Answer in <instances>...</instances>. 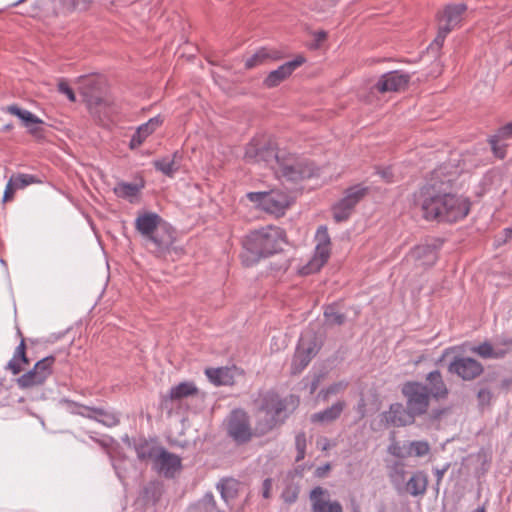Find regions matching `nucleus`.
<instances>
[{
	"instance_id": "nucleus-1",
	"label": "nucleus",
	"mask_w": 512,
	"mask_h": 512,
	"mask_svg": "<svg viewBox=\"0 0 512 512\" xmlns=\"http://www.w3.org/2000/svg\"><path fill=\"white\" fill-rule=\"evenodd\" d=\"M449 188V180L432 177L414 194V203L425 219L453 223L468 215L470 201L450 193Z\"/></svg>"
},
{
	"instance_id": "nucleus-2",
	"label": "nucleus",
	"mask_w": 512,
	"mask_h": 512,
	"mask_svg": "<svg viewBox=\"0 0 512 512\" xmlns=\"http://www.w3.org/2000/svg\"><path fill=\"white\" fill-rule=\"evenodd\" d=\"M285 231L277 226L268 225L250 232L243 241L241 254L243 263L251 266L261 258L280 252L285 243Z\"/></svg>"
},
{
	"instance_id": "nucleus-3",
	"label": "nucleus",
	"mask_w": 512,
	"mask_h": 512,
	"mask_svg": "<svg viewBox=\"0 0 512 512\" xmlns=\"http://www.w3.org/2000/svg\"><path fill=\"white\" fill-rule=\"evenodd\" d=\"M275 173L279 178L288 182H300L317 175L318 169L309 160L299 158L290 153H283Z\"/></svg>"
},
{
	"instance_id": "nucleus-4",
	"label": "nucleus",
	"mask_w": 512,
	"mask_h": 512,
	"mask_svg": "<svg viewBox=\"0 0 512 512\" xmlns=\"http://www.w3.org/2000/svg\"><path fill=\"white\" fill-rule=\"evenodd\" d=\"M284 151L277 150L276 145L265 137L253 138L246 146L245 160L250 163H264L274 171Z\"/></svg>"
},
{
	"instance_id": "nucleus-5",
	"label": "nucleus",
	"mask_w": 512,
	"mask_h": 512,
	"mask_svg": "<svg viewBox=\"0 0 512 512\" xmlns=\"http://www.w3.org/2000/svg\"><path fill=\"white\" fill-rule=\"evenodd\" d=\"M246 197L265 212L277 217L283 216L292 204L290 195L282 190L249 192Z\"/></svg>"
},
{
	"instance_id": "nucleus-6",
	"label": "nucleus",
	"mask_w": 512,
	"mask_h": 512,
	"mask_svg": "<svg viewBox=\"0 0 512 512\" xmlns=\"http://www.w3.org/2000/svg\"><path fill=\"white\" fill-rule=\"evenodd\" d=\"M315 252L310 261L304 265L300 272L303 275L318 272L328 261L331 251V241L326 226L318 227L315 234Z\"/></svg>"
},
{
	"instance_id": "nucleus-7",
	"label": "nucleus",
	"mask_w": 512,
	"mask_h": 512,
	"mask_svg": "<svg viewBox=\"0 0 512 512\" xmlns=\"http://www.w3.org/2000/svg\"><path fill=\"white\" fill-rule=\"evenodd\" d=\"M402 394L405 396L406 405L415 416H421L428 410L430 398L428 386L420 382H407L402 387Z\"/></svg>"
},
{
	"instance_id": "nucleus-8",
	"label": "nucleus",
	"mask_w": 512,
	"mask_h": 512,
	"mask_svg": "<svg viewBox=\"0 0 512 512\" xmlns=\"http://www.w3.org/2000/svg\"><path fill=\"white\" fill-rule=\"evenodd\" d=\"M368 187L361 184L354 185L345 190L344 197L332 208L333 218L337 223L348 220L355 206L366 196Z\"/></svg>"
},
{
	"instance_id": "nucleus-9",
	"label": "nucleus",
	"mask_w": 512,
	"mask_h": 512,
	"mask_svg": "<svg viewBox=\"0 0 512 512\" xmlns=\"http://www.w3.org/2000/svg\"><path fill=\"white\" fill-rule=\"evenodd\" d=\"M66 411L95 420L106 427H114L120 422L119 415L111 410L103 407L78 405L69 400H66Z\"/></svg>"
},
{
	"instance_id": "nucleus-10",
	"label": "nucleus",
	"mask_w": 512,
	"mask_h": 512,
	"mask_svg": "<svg viewBox=\"0 0 512 512\" xmlns=\"http://www.w3.org/2000/svg\"><path fill=\"white\" fill-rule=\"evenodd\" d=\"M77 89L88 107L105 96L106 81L102 76L95 74L80 76Z\"/></svg>"
},
{
	"instance_id": "nucleus-11",
	"label": "nucleus",
	"mask_w": 512,
	"mask_h": 512,
	"mask_svg": "<svg viewBox=\"0 0 512 512\" xmlns=\"http://www.w3.org/2000/svg\"><path fill=\"white\" fill-rule=\"evenodd\" d=\"M228 434L238 444H244L254 436L248 414L242 409L233 410L228 418Z\"/></svg>"
},
{
	"instance_id": "nucleus-12",
	"label": "nucleus",
	"mask_w": 512,
	"mask_h": 512,
	"mask_svg": "<svg viewBox=\"0 0 512 512\" xmlns=\"http://www.w3.org/2000/svg\"><path fill=\"white\" fill-rule=\"evenodd\" d=\"M473 354L483 359H503L512 353V337H497L493 342L484 341L470 348Z\"/></svg>"
},
{
	"instance_id": "nucleus-13",
	"label": "nucleus",
	"mask_w": 512,
	"mask_h": 512,
	"mask_svg": "<svg viewBox=\"0 0 512 512\" xmlns=\"http://www.w3.org/2000/svg\"><path fill=\"white\" fill-rule=\"evenodd\" d=\"M145 241L149 244V251L157 258H166L171 251L177 252L173 247L175 238L170 227H158Z\"/></svg>"
},
{
	"instance_id": "nucleus-14",
	"label": "nucleus",
	"mask_w": 512,
	"mask_h": 512,
	"mask_svg": "<svg viewBox=\"0 0 512 512\" xmlns=\"http://www.w3.org/2000/svg\"><path fill=\"white\" fill-rule=\"evenodd\" d=\"M258 412L264 415L284 421L287 418V404L286 400L282 399L277 393L267 391L259 395L255 400Z\"/></svg>"
},
{
	"instance_id": "nucleus-15",
	"label": "nucleus",
	"mask_w": 512,
	"mask_h": 512,
	"mask_svg": "<svg viewBox=\"0 0 512 512\" xmlns=\"http://www.w3.org/2000/svg\"><path fill=\"white\" fill-rule=\"evenodd\" d=\"M448 372L464 381H472L484 372V367L472 357L456 356L448 365Z\"/></svg>"
},
{
	"instance_id": "nucleus-16",
	"label": "nucleus",
	"mask_w": 512,
	"mask_h": 512,
	"mask_svg": "<svg viewBox=\"0 0 512 512\" xmlns=\"http://www.w3.org/2000/svg\"><path fill=\"white\" fill-rule=\"evenodd\" d=\"M181 461L178 455L167 451L163 447L157 455L152 468L165 478H173L182 468Z\"/></svg>"
},
{
	"instance_id": "nucleus-17",
	"label": "nucleus",
	"mask_w": 512,
	"mask_h": 512,
	"mask_svg": "<svg viewBox=\"0 0 512 512\" xmlns=\"http://www.w3.org/2000/svg\"><path fill=\"white\" fill-rule=\"evenodd\" d=\"M415 415L411 413L408 407H404L401 403H393L389 410L382 413V421L387 426L402 427L413 424Z\"/></svg>"
},
{
	"instance_id": "nucleus-18",
	"label": "nucleus",
	"mask_w": 512,
	"mask_h": 512,
	"mask_svg": "<svg viewBox=\"0 0 512 512\" xmlns=\"http://www.w3.org/2000/svg\"><path fill=\"white\" fill-rule=\"evenodd\" d=\"M305 62V58L298 55L295 59L284 63L276 70L271 71L263 81L266 88H274L286 80L298 67Z\"/></svg>"
},
{
	"instance_id": "nucleus-19",
	"label": "nucleus",
	"mask_w": 512,
	"mask_h": 512,
	"mask_svg": "<svg viewBox=\"0 0 512 512\" xmlns=\"http://www.w3.org/2000/svg\"><path fill=\"white\" fill-rule=\"evenodd\" d=\"M410 80L408 74L400 71H391L382 75L374 85V89L380 93L397 92L405 88Z\"/></svg>"
},
{
	"instance_id": "nucleus-20",
	"label": "nucleus",
	"mask_w": 512,
	"mask_h": 512,
	"mask_svg": "<svg viewBox=\"0 0 512 512\" xmlns=\"http://www.w3.org/2000/svg\"><path fill=\"white\" fill-rule=\"evenodd\" d=\"M466 10L467 6L464 3L445 6L443 11L438 14V25L449 28V31H452L460 24Z\"/></svg>"
},
{
	"instance_id": "nucleus-21",
	"label": "nucleus",
	"mask_w": 512,
	"mask_h": 512,
	"mask_svg": "<svg viewBox=\"0 0 512 512\" xmlns=\"http://www.w3.org/2000/svg\"><path fill=\"white\" fill-rule=\"evenodd\" d=\"M162 448L163 447L159 445L158 441L154 438H139L134 441V450L138 460L141 462H151L152 465Z\"/></svg>"
},
{
	"instance_id": "nucleus-22",
	"label": "nucleus",
	"mask_w": 512,
	"mask_h": 512,
	"mask_svg": "<svg viewBox=\"0 0 512 512\" xmlns=\"http://www.w3.org/2000/svg\"><path fill=\"white\" fill-rule=\"evenodd\" d=\"M409 259L413 260L418 266L430 267L437 260L436 247L429 244L418 245L410 251Z\"/></svg>"
},
{
	"instance_id": "nucleus-23",
	"label": "nucleus",
	"mask_w": 512,
	"mask_h": 512,
	"mask_svg": "<svg viewBox=\"0 0 512 512\" xmlns=\"http://www.w3.org/2000/svg\"><path fill=\"white\" fill-rule=\"evenodd\" d=\"M162 218L154 212H145L135 219V229L140 235L147 239L153 232L161 226Z\"/></svg>"
},
{
	"instance_id": "nucleus-24",
	"label": "nucleus",
	"mask_w": 512,
	"mask_h": 512,
	"mask_svg": "<svg viewBox=\"0 0 512 512\" xmlns=\"http://www.w3.org/2000/svg\"><path fill=\"white\" fill-rule=\"evenodd\" d=\"M326 493L322 487H315L310 492L313 512H343L342 506L338 501L324 500L322 496Z\"/></svg>"
},
{
	"instance_id": "nucleus-25",
	"label": "nucleus",
	"mask_w": 512,
	"mask_h": 512,
	"mask_svg": "<svg viewBox=\"0 0 512 512\" xmlns=\"http://www.w3.org/2000/svg\"><path fill=\"white\" fill-rule=\"evenodd\" d=\"M163 120L160 116L149 119L146 123L140 125L132 135L129 143L131 149H136L143 144L146 138L151 135L161 124Z\"/></svg>"
},
{
	"instance_id": "nucleus-26",
	"label": "nucleus",
	"mask_w": 512,
	"mask_h": 512,
	"mask_svg": "<svg viewBox=\"0 0 512 512\" xmlns=\"http://www.w3.org/2000/svg\"><path fill=\"white\" fill-rule=\"evenodd\" d=\"M198 388L193 382H181L173 386L169 393L162 398V405L167 407L169 402L180 401L189 396L196 395Z\"/></svg>"
},
{
	"instance_id": "nucleus-27",
	"label": "nucleus",
	"mask_w": 512,
	"mask_h": 512,
	"mask_svg": "<svg viewBox=\"0 0 512 512\" xmlns=\"http://www.w3.org/2000/svg\"><path fill=\"white\" fill-rule=\"evenodd\" d=\"M426 381L429 385L428 391L433 398L437 400L447 398L449 391L439 370L428 373Z\"/></svg>"
},
{
	"instance_id": "nucleus-28",
	"label": "nucleus",
	"mask_w": 512,
	"mask_h": 512,
	"mask_svg": "<svg viewBox=\"0 0 512 512\" xmlns=\"http://www.w3.org/2000/svg\"><path fill=\"white\" fill-rule=\"evenodd\" d=\"M182 155L179 151H175L171 156H166L153 161V166L165 176L173 177L179 170Z\"/></svg>"
},
{
	"instance_id": "nucleus-29",
	"label": "nucleus",
	"mask_w": 512,
	"mask_h": 512,
	"mask_svg": "<svg viewBox=\"0 0 512 512\" xmlns=\"http://www.w3.org/2000/svg\"><path fill=\"white\" fill-rule=\"evenodd\" d=\"M205 374L209 381L216 386H230L234 384V369L229 367L207 368Z\"/></svg>"
},
{
	"instance_id": "nucleus-30",
	"label": "nucleus",
	"mask_w": 512,
	"mask_h": 512,
	"mask_svg": "<svg viewBox=\"0 0 512 512\" xmlns=\"http://www.w3.org/2000/svg\"><path fill=\"white\" fill-rule=\"evenodd\" d=\"M90 114L101 124H105L114 113L115 108L111 101L103 96L99 101H95L91 106L87 107Z\"/></svg>"
},
{
	"instance_id": "nucleus-31",
	"label": "nucleus",
	"mask_w": 512,
	"mask_h": 512,
	"mask_svg": "<svg viewBox=\"0 0 512 512\" xmlns=\"http://www.w3.org/2000/svg\"><path fill=\"white\" fill-rule=\"evenodd\" d=\"M4 110L9 114L18 117L22 121L23 126L28 128L32 134H36L38 132L34 126L42 123V121L30 111L22 109L15 104L7 106Z\"/></svg>"
},
{
	"instance_id": "nucleus-32",
	"label": "nucleus",
	"mask_w": 512,
	"mask_h": 512,
	"mask_svg": "<svg viewBox=\"0 0 512 512\" xmlns=\"http://www.w3.org/2000/svg\"><path fill=\"white\" fill-rule=\"evenodd\" d=\"M508 138H512V122L501 127L497 133L488 140L496 157L503 159L506 156L505 145L500 144V142Z\"/></svg>"
},
{
	"instance_id": "nucleus-33",
	"label": "nucleus",
	"mask_w": 512,
	"mask_h": 512,
	"mask_svg": "<svg viewBox=\"0 0 512 512\" xmlns=\"http://www.w3.org/2000/svg\"><path fill=\"white\" fill-rule=\"evenodd\" d=\"M296 350L313 359L320 350L316 334L311 330L302 333Z\"/></svg>"
},
{
	"instance_id": "nucleus-34",
	"label": "nucleus",
	"mask_w": 512,
	"mask_h": 512,
	"mask_svg": "<svg viewBox=\"0 0 512 512\" xmlns=\"http://www.w3.org/2000/svg\"><path fill=\"white\" fill-rule=\"evenodd\" d=\"M282 57L281 53L274 49L261 48L257 50L251 57L247 58L245 61V68L252 69L263 63H266L268 60H278Z\"/></svg>"
},
{
	"instance_id": "nucleus-35",
	"label": "nucleus",
	"mask_w": 512,
	"mask_h": 512,
	"mask_svg": "<svg viewBox=\"0 0 512 512\" xmlns=\"http://www.w3.org/2000/svg\"><path fill=\"white\" fill-rule=\"evenodd\" d=\"M345 408L344 401H337L331 407L326 408L323 411L314 413L311 416V422L313 423H329L338 419Z\"/></svg>"
},
{
	"instance_id": "nucleus-36",
	"label": "nucleus",
	"mask_w": 512,
	"mask_h": 512,
	"mask_svg": "<svg viewBox=\"0 0 512 512\" xmlns=\"http://www.w3.org/2000/svg\"><path fill=\"white\" fill-rule=\"evenodd\" d=\"M144 186V181H140L139 183H128L121 181L115 185L113 192L117 197L128 199L132 203L133 199L139 195Z\"/></svg>"
},
{
	"instance_id": "nucleus-37",
	"label": "nucleus",
	"mask_w": 512,
	"mask_h": 512,
	"mask_svg": "<svg viewBox=\"0 0 512 512\" xmlns=\"http://www.w3.org/2000/svg\"><path fill=\"white\" fill-rule=\"evenodd\" d=\"M428 484L427 476L424 472L414 473L406 483V489L412 496L423 495L426 492Z\"/></svg>"
},
{
	"instance_id": "nucleus-38",
	"label": "nucleus",
	"mask_w": 512,
	"mask_h": 512,
	"mask_svg": "<svg viewBox=\"0 0 512 512\" xmlns=\"http://www.w3.org/2000/svg\"><path fill=\"white\" fill-rule=\"evenodd\" d=\"M284 421L264 415L258 418L253 428L254 436L261 437L271 432L275 427L282 424Z\"/></svg>"
},
{
	"instance_id": "nucleus-39",
	"label": "nucleus",
	"mask_w": 512,
	"mask_h": 512,
	"mask_svg": "<svg viewBox=\"0 0 512 512\" xmlns=\"http://www.w3.org/2000/svg\"><path fill=\"white\" fill-rule=\"evenodd\" d=\"M26 345L22 338L20 344L17 346L13 358L8 362L7 369L11 370L14 375L21 371V363L28 364L29 360L25 353Z\"/></svg>"
},
{
	"instance_id": "nucleus-40",
	"label": "nucleus",
	"mask_w": 512,
	"mask_h": 512,
	"mask_svg": "<svg viewBox=\"0 0 512 512\" xmlns=\"http://www.w3.org/2000/svg\"><path fill=\"white\" fill-rule=\"evenodd\" d=\"M217 489L219 490L222 499L224 502L229 505L232 500L237 497L238 494V482L234 479H225L221 480L217 484Z\"/></svg>"
},
{
	"instance_id": "nucleus-41",
	"label": "nucleus",
	"mask_w": 512,
	"mask_h": 512,
	"mask_svg": "<svg viewBox=\"0 0 512 512\" xmlns=\"http://www.w3.org/2000/svg\"><path fill=\"white\" fill-rule=\"evenodd\" d=\"M163 493L162 485L157 481H151L142 489V498L146 503L156 504Z\"/></svg>"
},
{
	"instance_id": "nucleus-42",
	"label": "nucleus",
	"mask_w": 512,
	"mask_h": 512,
	"mask_svg": "<svg viewBox=\"0 0 512 512\" xmlns=\"http://www.w3.org/2000/svg\"><path fill=\"white\" fill-rule=\"evenodd\" d=\"M44 381L34 370H30L17 379V384L22 389H27L42 384Z\"/></svg>"
},
{
	"instance_id": "nucleus-43",
	"label": "nucleus",
	"mask_w": 512,
	"mask_h": 512,
	"mask_svg": "<svg viewBox=\"0 0 512 512\" xmlns=\"http://www.w3.org/2000/svg\"><path fill=\"white\" fill-rule=\"evenodd\" d=\"M324 317L329 325H342L346 321L345 314L338 311L335 305H329L325 308Z\"/></svg>"
},
{
	"instance_id": "nucleus-44",
	"label": "nucleus",
	"mask_w": 512,
	"mask_h": 512,
	"mask_svg": "<svg viewBox=\"0 0 512 512\" xmlns=\"http://www.w3.org/2000/svg\"><path fill=\"white\" fill-rule=\"evenodd\" d=\"M311 360L310 357L296 350L291 362V374H300L309 365Z\"/></svg>"
},
{
	"instance_id": "nucleus-45",
	"label": "nucleus",
	"mask_w": 512,
	"mask_h": 512,
	"mask_svg": "<svg viewBox=\"0 0 512 512\" xmlns=\"http://www.w3.org/2000/svg\"><path fill=\"white\" fill-rule=\"evenodd\" d=\"M388 453L399 459L409 458V441H392L388 446Z\"/></svg>"
},
{
	"instance_id": "nucleus-46",
	"label": "nucleus",
	"mask_w": 512,
	"mask_h": 512,
	"mask_svg": "<svg viewBox=\"0 0 512 512\" xmlns=\"http://www.w3.org/2000/svg\"><path fill=\"white\" fill-rule=\"evenodd\" d=\"M430 449L427 441H409V457H424L429 454Z\"/></svg>"
},
{
	"instance_id": "nucleus-47",
	"label": "nucleus",
	"mask_w": 512,
	"mask_h": 512,
	"mask_svg": "<svg viewBox=\"0 0 512 512\" xmlns=\"http://www.w3.org/2000/svg\"><path fill=\"white\" fill-rule=\"evenodd\" d=\"M299 491V486L293 481H289L281 493V498L285 503L292 504L298 499Z\"/></svg>"
},
{
	"instance_id": "nucleus-48",
	"label": "nucleus",
	"mask_w": 512,
	"mask_h": 512,
	"mask_svg": "<svg viewBox=\"0 0 512 512\" xmlns=\"http://www.w3.org/2000/svg\"><path fill=\"white\" fill-rule=\"evenodd\" d=\"M53 362L54 358L50 356L43 358L34 365L33 369L39 374L43 381H45L46 378L50 375L51 365Z\"/></svg>"
},
{
	"instance_id": "nucleus-49",
	"label": "nucleus",
	"mask_w": 512,
	"mask_h": 512,
	"mask_svg": "<svg viewBox=\"0 0 512 512\" xmlns=\"http://www.w3.org/2000/svg\"><path fill=\"white\" fill-rule=\"evenodd\" d=\"M348 386V382L339 381L331 384L326 389H323L319 393V397H322L324 401H327L331 395H336L343 392Z\"/></svg>"
},
{
	"instance_id": "nucleus-50",
	"label": "nucleus",
	"mask_w": 512,
	"mask_h": 512,
	"mask_svg": "<svg viewBox=\"0 0 512 512\" xmlns=\"http://www.w3.org/2000/svg\"><path fill=\"white\" fill-rule=\"evenodd\" d=\"M10 179L14 183V187H16L18 190L24 189L30 184L39 182L35 176L22 173L12 175Z\"/></svg>"
},
{
	"instance_id": "nucleus-51",
	"label": "nucleus",
	"mask_w": 512,
	"mask_h": 512,
	"mask_svg": "<svg viewBox=\"0 0 512 512\" xmlns=\"http://www.w3.org/2000/svg\"><path fill=\"white\" fill-rule=\"evenodd\" d=\"M405 465L397 461L390 467L389 477L393 483H400L405 480Z\"/></svg>"
},
{
	"instance_id": "nucleus-52",
	"label": "nucleus",
	"mask_w": 512,
	"mask_h": 512,
	"mask_svg": "<svg viewBox=\"0 0 512 512\" xmlns=\"http://www.w3.org/2000/svg\"><path fill=\"white\" fill-rule=\"evenodd\" d=\"M295 448L297 450L295 461L300 462L306 455V435L304 432H299L295 436Z\"/></svg>"
},
{
	"instance_id": "nucleus-53",
	"label": "nucleus",
	"mask_w": 512,
	"mask_h": 512,
	"mask_svg": "<svg viewBox=\"0 0 512 512\" xmlns=\"http://www.w3.org/2000/svg\"><path fill=\"white\" fill-rule=\"evenodd\" d=\"M450 32L451 31H449V28L442 27V26L438 25V33H437V36L435 37L432 45H436L437 48H441L447 35Z\"/></svg>"
},
{
	"instance_id": "nucleus-54",
	"label": "nucleus",
	"mask_w": 512,
	"mask_h": 512,
	"mask_svg": "<svg viewBox=\"0 0 512 512\" xmlns=\"http://www.w3.org/2000/svg\"><path fill=\"white\" fill-rule=\"evenodd\" d=\"M17 190L18 189L14 187V183L12 182V180L9 179L4 190L2 201L4 203L12 201L14 198V194Z\"/></svg>"
},
{
	"instance_id": "nucleus-55",
	"label": "nucleus",
	"mask_w": 512,
	"mask_h": 512,
	"mask_svg": "<svg viewBox=\"0 0 512 512\" xmlns=\"http://www.w3.org/2000/svg\"><path fill=\"white\" fill-rule=\"evenodd\" d=\"M478 401L481 405L489 404L492 398V393L487 388H482L477 394Z\"/></svg>"
},
{
	"instance_id": "nucleus-56",
	"label": "nucleus",
	"mask_w": 512,
	"mask_h": 512,
	"mask_svg": "<svg viewBox=\"0 0 512 512\" xmlns=\"http://www.w3.org/2000/svg\"><path fill=\"white\" fill-rule=\"evenodd\" d=\"M378 174L387 182L390 183L393 181V171L391 167H386L378 170Z\"/></svg>"
},
{
	"instance_id": "nucleus-57",
	"label": "nucleus",
	"mask_w": 512,
	"mask_h": 512,
	"mask_svg": "<svg viewBox=\"0 0 512 512\" xmlns=\"http://www.w3.org/2000/svg\"><path fill=\"white\" fill-rule=\"evenodd\" d=\"M262 488H263V492H262L263 497L266 498V499L270 498V493H271V490H272V479L271 478H266L263 481Z\"/></svg>"
},
{
	"instance_id": "nucleus-58",
	"label": "nucleus",
	"mask_w": 512,
	"mask_h": 512,
	"mask_svg": "<svg viewBox=\"0 0 512 512\" xmlns=\"http://www.w3.org/2000/svg\"><path fill=\"white\" fill-rule=\"evenodd\" d=\"M449 468V464L445 465L443 468H435L434 469V474L436 476V483L437 484H440V482L442 481L443 477H444V474L446 473V471L448 470Z\"/></svg>"
},
{
	"instance_id": "nucleus-59",
	"label": "nucleus",
	"mask_w": 512,
	"mask_h": 512,
	"mask_svg": "<svg viewBox=\"0 0 512 512\" xmlns=\"http://www.w3.org/2000/svg\"><path fill=\"white\" fill-rule=\"evenodd\" d=\"M331 469V465L329 463H326L323 466H319L315 470V475L317 477H324Z\"/></svg>"
},
{
	"instance_id": "nucleus-60",
	"label": "nucleus",
	"mask_w": 512,
	"mask_h": 512,
	"mask_svg": "<svg viewBox=\"0 0 512 512\" xmlns=\"http://www.w3.org/2000/svg\"><path fill=\"white\" fill-rule=\"evenodd\" d=\"M321 380H322V375H316L313 378V380H312V382L310 384V393L311 394H313L317 390Z\"/></svg>"
},
{
	"instance_id": "nucleus-61",
	"label": "nucleus",
	"mask_w": 512,
	"mask_h": 512,
	"mask_svg": "<svg viewBox=\"0 0 512 512\" xmlns=\"http://www.w3.org/2000/svg\"><path fill=\"white\" fill-rule=\"evenodd\" d=\"M503 235H504V238L502 239V241L500 243H506L507 241H509L512 238V229L510 227L505 228L503 230Z\"/></svg>"
},
{
	"instance_id": "nucleus-62",
	"label": "nucleus",
	"mask_w": 512,
	"mask_h": 512,
	"mask_svg": "<svg viewBox=\"0 0 512 512\" xmlns=\"http://www.w3.org/2000/svg\"><path fill=\"white\" fill-rule=\"evenodd\" d=\"M66 98H68L72 102L76 101V94H75V92L73 91V89H71L67 85H66Z\"/></svg>"
},
{
	"instance_id": "nucleus-63",
	"label": "nucleus",
	"mask_w": 512,
	"mask_h": 512,
	"mask_svg": "<svg viewBox=\"0 0 512 512\" xmlns=\"http://www.w3.org/2000/svg\"><path fill=\"white\" fill-rule=\"evenodd\" d=\"M315 36L318 42H322L326 39L327 33L325 31H319L315 34Z\"/></svg>"
},
{
	"instance_id": "nucleus-64",
	"label": "nucleus",
	"mask_w": 512,
	"mask_h": 512,
	"mask_svg": "<svg viewBox=\"0 0 512 512\" xmlns=\"http://www.w3.org/2000/svg\"><path fill=\"white\" fill-rule=\"evenodd\" d=\"M57 87H58V91L60 93H64V88H65L64 79H59Z\"/></svg>"
}]
</instances>
